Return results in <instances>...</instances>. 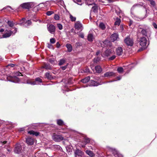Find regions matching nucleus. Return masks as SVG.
Wrapping results in <instances>:
<instances>
[{
    "mask_svg": "<svg viewBox=\"0 0 157 157\" xmlns=\"http://www.w3.org/2000/svg\"><path fill=\"white\" fill-rule=\"evenodd\" d=\"M32 4V3L31 2L24 3L21 4L18 8L21 7L23 9H29L31 8Z\"/></svg>",
    "mask_w": 157,
    "mask_h": 157,
    "instance_id": "423d86ee",
    "label": "nucleus"
},
{
    "mask_svg": "<svg viewBox=\"0 0 157 157\" xmlns=\"http://www.w3.org/2000/svg\"><path fill=\"white\" fill-rule=\"evenodd\" d=\"M124 42L128 46H132L134 44L133 39L130 38L129 36H128L124 40Z\"/></svg>",
    "mask_w": 157,
    "mask_h": 157,
    "instance_id": "20e7f679",
    "label": "nucleus"
},
{
    "mask_svg": "<svg viewBox=\"0 0 157 157\" xmlns=\"http://www.w3.org/2000/svg\"><path fill=\"white\" fill-rule=\"evenodd\" d=\"M70 18L71 19V21L74 22L75 21L76 19V18L75 17H74L72 15L70 14Z\"/></svg>",
    "mask_w": 157,
    "mask_h": 157,
    "instance_id": "c9c22d12",
    "label": "nucleus"
},
{
    "mask_svg": "<svg viewBox=\"0 0 157 157\" xmlns=\"http://www.w3.org/2000/svg\"><path fill=\"white\" fill-rule=\"evenodd\" d=\"M90 76L86 77L85 78L82 79L81 82L83 83H86L90 80Z\"/></svg>",
    "mask_w": 157,
    "mask_h": 157,
    "instance_id": "b1692460",
    "label": "nucleus"
},
{
    "mask_svg": "<svg viewBox=\"0 0 157 157\" xmlns=\"http://www.w3.org/2000/svg\"><path fill=\"white\" fill-rule=\"evenodd\" d=\"M44 78H47L48 79H49V73L47 72L45 74V75L44 76Z\"/></svg>",
    "mask_w": 157,
    "mask_h": 157,
    "instance_id": "a18cd8bd",
    "label": "nucleus"
},
{
    "mask_svg": "<svg viewBox=\"0 0 157 157\" xmlns=\"http://www.w3.org/2000/svg\"><path fill=\"white\" fill-rule=\"evenodd\" d=\"M75 28L78 30H79L82 26V24L79 21L76 22L75 23Z\"/></svg>",
    "mask_w": 157,
    "mask_h": 157,
    "instance_id": "f3484780",
    "label": "nucleus"
},
{
    "mask_svg": "<svg viewBox=\"0 0 157 157\" xmlns=\"http://www.w3.org/2000/svg\"><path fill=\"white\" fill-rule=\"evenodd\" d=\"M54 13V12L53 11H50V15Z\"/></svg>",
    "mask_w": 157,
    "mask_h": 157,
    "instance_id": "0e129e2a",
    "label": "nucleus"
},
{
    "mask_svg": "<svg viewBox=\"0 0 157 157\" xmlns=\"http://www.w3.org/2000/svg\"><path fill=\"white\" fill-rule=\"evenodd\" d=\"M52 48L53 49H54V48L53 47V46L52 45L50 44V48Z\"/></svg>",
    "mask_w": 157,
    "mask_h": 157,
    "instance_id": "052dcab7",
    "label": "nucleus"
},
{
    "mask_svg": "<svg viewBox=\"0 0 157 157\" xmlns=\"http://www.w3.org/2000/svg\"><path fill=\"white\" fill-rule=\"evenodd\" d=\"M28 133L31 135H35L36 136H37L39 134V132H35L33 130H31L29 131Z\"/></svg>",
    "mask_w": 157,
    "mask_h": 157,
    "instance_id": "393cba45",
    "label": "nucleus"
},
{
    "mask_svg": "<svg viewBox=\"0 0 157 157\" xmlns=\"http://www.w3.org/2000/svg\"><path fill=\"white\" fill-rule=\"evenodd\" d=\"M117 79L118 80H119L121 79V77L120 76H117Z\"/></svg>",
    "mask_w": 157,
    "mask_h": 157,
    "instance_id": "338daca9",
    "label": "nucleus"
},
{
    "mask_svg": "<svg viewBox=\"0 0 157 157\" xmlns=\"http://www.w3.org/2000/svg\"><path fill=\"white\" fill-rule=\"evenodd\" d=\"M10 8V9H11L12 10H14V9H12L11 7L10 6H7L6 8Z\"/></svg>",
    "mask_w": 157,
    "mask_h": 157,
    "instance_id": "e2e57ef3",
    "label": "nucleus"
},
{
    "mask_svg": "<svg viewBox=\"0 0 157 157\" xmlns=\"http://www.w3.org/2000/svg\"><path fill=\"white\" fill-rule=\"evenodd\" d=\"M112 51L111 49H107L103 53L101 54L102 57L104 58L107 57L112 54Z\"/></svg>",
    "mask_w": 157,
    "mask_h": 157,
    "instance_id": "9d476101",
    "label": "nucleus"
},
{
    "mask_svg": "<svg viewBox=\"0 0 157 157\" xmlns=\"http://www.w3.org/2000/svg\"><path fill=\"white\" fill-rule=\"evenodd\" d=\"M79 36L82 38L84 37V35L83 33H81L79 35Z\"/></svg>",
    "mask_w": 157,
    "mask_h": 157,
    "instance_id": "6e6d98bb",
    "label": "nucleus"
},
{
    "mask_svg": "<svg viewBox=\"0 0 157 157\" xmlns=\"http://www.w3.org/2000/svg\"><path fill=\"white\" fill-rule=\"evenodd\" d=\"M35 80L36 83H38V84H40V83H41L42 82V80L40 78H35Z\"/></svg>",
    "mask_w": 157,
    "mask_h": 157,
    "instance_id": "f704fd0d",
    "label": "nucleus"
},
{
    "mask_svg": "<svg viewBox=\"0 0 157 157\" xmlns=\"http://www.w3.org/2000/svg\"><path fill=\"white\" fill-rule=\"evenodd\" d=\"M42 67L46 69H49V66L48 65L45 64Z\"/></svg>",
    "mask_w": 157,
    "mask_h": 157,
    "instance_id": "37998d69",
    "label": "nucleus"
},
{
    "mask_svg": "<svg viewBox=\"0 0 157 157\" xmlns=\"http://www.w3.org/2000/svg\"><path fill=\"white\" fill-rule=\"evenodd\" d=\"M116 54L118 56H120L123 53L122 48L121 47H118L116 49Z\"/></svg>",
    "mask_w": 157,
    "mask_h": 157,
    "instance_id": "2eb2a0df",
    "label": "nucleus"
},
{
    "mask_svg": "<svg viewBox=\"0 0 157 157\" xmlns=\"http://www.w3.org/2000/svg\"><path fill=\"white\" fill-rule=\"evenodd\" d=\"M25 20V18H23L20 20V21L21 22L18 24L19 25L21 26L23 25L24 26L26 27H28L29 26L31 25L32 22L30 20H28L26 21L25 22L24 21L23 22H21L22 21H24Z\"/></svg>",
    "mask_w": 157,
    "mask_h": 157,
    "instance_id": "39448f33",
    "label": "nucleus"
},
{
    "mask_svg": "<svg viewBox=\"0 0 157 157\" xmlns=\"http://www.w3.org/2000/svg\"><path fill=\"white\" fill-rule=\"evenodd\" d=\"M139 31L143 35L145 36H147V31L146 29H144L139 26Z\"/></svg>",
    "mask_w": 157,
    "mask_h": 157,
    "instance_id": "f8f14e48",
    "label": "nucleus"
},
{
    "mask_svg": "<svg viewBox=\"0 0 157 157\" xmlns=\"http://www.w3.org/2000/svg\"><path fill=\"white\" fill-rule=\"evenodd\" d=\"M52 138L54 141L57 142H60L64 139V137L62 135L55 133H53Z\"/></svg>",
    "mask_w": 157,
    "mask_h": 157,
    "instance_id": "7ed1b4c3",
    "label": "nucleus"
},
{
    "mask_svg": "<svg viewBox=\"0 0 157 157\" xmlns=\"http://www.w3.org/2000/svg\"><path fill=\"white\" fill-rule=\"evenodd\" d=\"M116 75L115 73L111 72V71H108L106 72L104 74V77H115V76Z\"/></svg>",
    "mask_w": 157,
    "mask_h": 157,
    "instance_id": "ddd939ff",
    "label": "nucleus"
},
{
    "mask_svg": "<svg viewBox=\"0 0 157 157\" xmlns=\"http://www.w3.org/2000/svg\"><path fill=\"white\" fill-rule=\"evenodd\" d=\"M94 37L93 35L91 33H89L87 36V40L89 41L92 42L93 41Z\"/></svg>",
    "mask_w": 157,
    "mask_h": 157,
    "instance_id": "aec40b11",
    "label": "nucleus"
},
{
    "mask_svg": "<svg viewBox=\"0 0 157 157\" xmlns=\"http://www.w3.org/2000/svg\"><path fill=\"white\" fill-rule=\"evenodd\" d=\"M145 49V48L144 47H142L140 48L138 51V52H140L141 51Z\"/></svg>",
    "mask_w": 157,
    "mask_h": 157,
    "instance_id": "5fc2aeb1",
    "label": "nucleus"
},
{
    "mask_svg": "<svg viewBox=\"0 0 157 157\" xmlns=\"http://www.w3.org/2000/svg\"><path fill=\"white\" fill-rule=\"evenodd\" d=\"M150 2V4L153 7H155V6L156 3L155 1L153 0H148Z\"/></svg>",
    "mask_w": 157,
    "mask_h": 157,
    "instance_id": "e433bc0d",
    "label": "nucleus"
},
{
    "mask_svg": "<svg viewBox=\"0 0 157 157\" xmlns=\"http://www.w3.org/2000/svg\"><path fill=\"white\" fill-rule=\"evenodd\" d=\"M109 42V41L108 40H105V41H104V42H103V43L104 44H106V43H108Z\"/></svg>",
    "mask_w": 157,
    "mask_h": 157,
    "instance_id": "680f3d73",
    "label": "nucleus"
},
{
    "mask_svg": "<svg viewBox=\"0 0 157 157\" xmlns=\"http://www.w3.org/2000/svg\"><path fill=\"white\" fill-rule=\"evenodd\" d=\"M22 75L21 73L19 72H14V75H11L7 76V79L8 81L14 83H17L19 81V79L17 76Z\"/></svg>",
    "mask_w": 157,
    "mask_h": 157,
    "instance_id": "f257e3e1",
    "label": "nucleus"
},
{
    "mask_svg": "<svg viewBox=\"0 0 157 157\" xmlns=\"http://www.w3.org/2000/svg\"><path fill=\"white\" fill-rule=\"evenodd\" d=\"M94 5V6L92 8L93 12L94 13H98V6L95 3Z\"/></svg>",
    "mask_w": 157,
    "mask_h": 157,
    "instance_id": "412c9836",
    "label": "nucleus"
},
{
    "mask_svg": "<svg viewBox=\"0 0 157 157\" xmlns=\"http://www.w3.org/2000/svg\"><path fill=\"white\" fill-rule=\"evenodd\" d=\"M54 60H52V59L51 60V59H50V63H54Z\"/></svg>",
    "mask_w": 157,
    "mask_h": 157,
    "instance_id": "bf43d9fd",
    "label": "nucleus"
},
{
    "mask_svg": "<svg viewBox=\"0 0 157 157\" xmlns=\"http://www.w3.org/2000/svg\"><path fill=\"white\" fill-rule=\"evenodd\" d=\"M140 45L143 47H146L147 44V40L145 37H142L140 38L139 40Z\"/></svg>",
    "mask_w": 157,
    "mask_h": 157,
    "instance_id": "0eeeda50",
    "label": "nucleus"
},
{
    "mask_svg": "<svg viewBox=\"0 0 157 157\" xmlns=\"http://www.w3.org/2000/svg\"><path fill=\"white\" fill-rule=\"evenodd\" d=\"M95 69L97 72L100 73L102 71V69L101 67L99 66H97L95 67Z\"/></svg>",
    "mask_w": 157,
    "mask_h": 157,
    "instance_id": "a878e982",
    "label": "nucleus"
},
{
    "mask_svg": "<svg viewBox=\"0 0 157 157\" xmlns=\"http://www.w3.org/2000/svg\"><path fill=\"white\" fill-rule=\"evenodd\" d=\"M133 23V21L131 20H130L129 23V26H131Z\"/></svg>",
    "mask_w": 157,
    "mask_h": 157,
    "instance_id": "4d7b16f0",
    "label": "nucleus"
},
{
    "mask_svg": "<svg viewBox=\"0 0 157 157\" xmlns=\"http://www.w3.org/2000/svg\"><path fill=\"white\" fill-rule=\"evenodd\" d=\"M56 27L52 24L50 25V33L54 34L56 31Z\"/></svg>",
    "mask_w": 157,
    "mask_h": 157,
    "instance_id": "dca6fc26",
    "label": "nucleus"
},
{
    "mask_svg": "<svg viewBox=\"0 0 157 157\" xmlns=\"http://www.w3.org/2000/svg\"><path fill=\"white\" fill-rule=\"evenodd\" d=\"M75 157H84L83 152L81 150L77 149L75 152Z\"/></svg>",
    "mask_w": 157,
    "mask_h": 157,
    "instance_id": "6e6552de",
    "label": "nucleus"
},
{
    "mask_svg": "<svg viewBox=\"0 0 157 157\" xmlns=\"http://www.w3.org/2000/svg\"><path fill=\"white\" fill-rule=\"evenodd\" d=\"M56 45V47L58 48H59L60 46V44L59 42H57Z\"/></svg>",
    "mask_w": 157,
    "mask_h": 157,
    "instance_id": "864d4df0",
    "label": "nucleus"
},
{
    "mask_svg": "<svg viewBox=\"0 0 157 157\" xmlns=\"http://www.w3.org/2000/svg\"><path fill=\"white\" fill-rule=\"evenodd\" d=\"M90 82V84L93 86H97L99 85V83L94 80H91Z\"/></svg>",
    "mask_w": 157,
    "mask_h": 157,
    "instance_id": "5701e85b",
    "label": "nucleus"
},
{
    "mask_svg": "<svg viewBox=\"0 0 157 157\" xmlns=\"http://www.w3.org/2000/svg\"><path fill=\"white\" fill-rule=\"evenodd\" d=\"M57 27L59 30H61L63 29V25L60 23H58L57 24Z\"/></svg>",
    "mask_w": 157,
    "mask_h": 157,
    "instance_id": "58836bf2",
    "label": "nucleus"
},
{
    "mask_svg": "<svg viewBox=\"0 0 157 157\" xmlns=\"http://www.w3.org/2000/svg\"><path fill=\"white\" fill-rule=\"evenodd\" d=\"M26 143L29 145H33L34 143V140L31 137H28L26 140Z\"/></svg>",
    "mask_w": 157,
    "mask_h": 157,
    "instance_id": "4468645a",
    "label": "nucleus"
},
{
    "mask_svg": "<svg viewBox=\"0 0 157 157\" xmlns=\"http://www.w3.org/2000/svg\"><path fill=\"white\" fill-rule=\"evenodd\" d=\"M15 65V64H12V63L8 65L9 66H10L12 67H13Z\"/></svg>",
    "mask_w": 157,
    "mask_h": 157,
    "instance_id": "13d9d810",
    "label": "nucleus"
},
{
    "mask_svg": "<svg viewBox=\"0 0 157 157\" xmlns=\"http://www.w3.org/2000/svg\"><path fill=\"white\" fill-rule=\"evenodd\" d=\"M85 72H88L90 71V70L88 67H86L84 70Z\"/></svg>",
    "mask_w": 157,
    "mask_h": 157,
    "instance_id": "de8ad7c7",
    "label": "nucleus"
},
{
    "mask_svg": "<svg viewBox=\"0 0 157 157\" xmlns=\"http://www.w3.org/2000/svg\"><path fill=\"white\" fill-rule=\"evenodd\" d=\"M54 18L56 20H58L59 19V16L57 14H55L54 16Z\"/></svg>",
    "mask_w": 157,
    "mask_h": 157,
    "instance_id": "a19ab883",
    "label": "nucleus"
},
{
    "mask_svg": "<svg viewBox=\"0 0 157 157\" xmlns=\"http://www.w3.org/2000/svg\"><path fill=\"white\" fill-rule=\"evenodd\" d=\"M86 153L91 157H93L94 156V154L92 151L90 150H86Z\"/></svg>",
    "mask_w": 157,
    "mask_h": 157,
    "instance_id": "cd10ccee",
    "label": "nucleus"
},
{
    "mask_svg": "<svg viewBox=\"0 0 157 157\" xmlns=\"http://www.w3.org/2000/svg\"><path fill=\"white\" fill-rule=\"evenodd\" d=\"M57 124L60 126H62L64 125V123L63 120L61 119H58L57 120Z\"/></svg>",
    "mask_w": 157,
    "mask_h": 157,
    "instance_id": "bb28decb",
    "label": "nucleus"
},
{
    "mask_svg": "<svg viewBox=\"0 0 157 157\" xmlns=\"http://www.w3.org/2000/svg\"><path fill=\"white\" fill-rule=\"evenodd\" d=\"M29 83L31 85H38V83H36V81L35 80L34 81H33V82H30Z\"/></svg>",
    "mask_w": 157,
    "mask_h": 157,
    "instance_id": "09e8293b",
    "label": "nucleus"
},
{
    "mask_svg": "<svg viewBox=\"0 0 157 157\" xmlns=\"http://www.w3.org/2000/svg\"><path fill=\"white\" fill-rule=\"evenodd\" d=\"M65 60L64 59H61L59 60L58 64L59 66H61L65 62Z\"/></svg>",
    "mask_w": 157,
    "mask_h": 157,
    "instance_id": "473e14b6",
    "label": "nucleus"
},
{
    "mask_svg": "<svg viewBox=\"0 0 157 157\" xmlns=\"http://www.w3.org/2000/svg\"><path fill=\"white\" fill-rule=\"evenodd\" d=\"M110 38L111 41L114 42L119 39V35L117 33H114L111 36Z\"/></svg>",
    "mask_w": 157,
    "mask_h": 157,
    "instance_id": "9b49d317",
    "label": "nucleus"
},
{
    "mask_svg": "<svg viewBox=\"0 0 157 157\" xmlns=\"http://www.w3.org/2000/svg\"><path fill=\"white\" fill-rule=\"evenodd\" d=\"M22 148L21 145L20 144H16L14 149V151L17 154L20 153L22 152Z\"/></svg>",
    "mask_w": 157,
    "mask_h": 157,
    "instance_id": "1a4fd4ad",
    "label": "nucleus"
},
{
    "mask_svg": "<svg viewBox=\"0 0 157 157\" xmlns=\"http://www.w3.org/2000/svg\"><path fill=\"white\" fill-rule=\"evenodd\" d=\"M14 30L13 31H12L11 30H6L4 33L2 35V36L1 37L0 36V38H6L10 36H13L17 32V28L14 27Z\"/></svg>",
    "mask_w": 157,
    "mask_h": 157,
    "instance_id": "f03ea898",
    "label": "nucleus"
},
{
    "mask_svg": "<svg viewBox=\"0 0 157 157\" xmlns=\"http://www.w3.org/2000/svg\"><path fill=\"white\" fill-rule=\"evenodd\" d=\"M101 58L99 56H97L94 59V63H97L100 60Z\"/></svg>",
    "mask_w": 157,
    "mask_h": 157,
    "instance_id": "c756f323",
    "label": "nucleus"
},
{
    "mask_svg": "<svg viewBox=\"0 0 157 157\" xmlns=\"http://www.w3.org/2000/svg\"><path fill=\"white\" fill-rule=\"evenodd\" d=\"M56 40L54 38H52L50 39V42L51 44H54L56 42Z\"/></svg>",
    "mask_w": 157,
    "mask_h": 157,
    "instance_id": "ea45409f",
    "label": "nucleus"
},
{
    "mask_svg": "<svg viewBox=\"0 0 157 157\" xmlns=\"http://www.w3.org/2000/svg\"><path fill=\"white\" fill-rule=\"evenodd\" d=\"M90 142V140L89 138L86 137L84 138V142L85 143V145L89 143Z\"/></svg>",
    "mask_w": 157,
    "mask_h": 157,
    "instance_id": "2f4dec72",
    "label": "nucleus"
},
{
    "mask_svg": "<svg viewBox=\"0 0 157 157\" xmlns=\"http://www.w3.org/2000/svg\"><path fill=\"white\" fill-rule=\"evenodd\" d=\"M117 71L119 73H122L123 71V69L121 67H119L117 69Z\"/></svg>",
    "mask_w": 157,
    "mask_h": 157,
    "instance_id": "4c0bfd02",
    "label": "nucleus"
},
{
    "mask_svg": "<svg viewBox=\"0 0 157 157\" xmlns=\"http://www.w3.org/2000/svg\"><path fill=\"white\" fill-rule=\"evenodd\" d=\"M67 65L68 64L64 66L61 67L60 68L62 69L63 70H64L67 68Z\"/></svg>",
    "mask_w": 157,
    "mask_h": 157,
    "instance_id": "8fccbe9b",
    "label": "nucleus"
},
{
    "mask_svg": "<svg viewBox=\"0 0 157 157\" xmlns=\"http://www.w3.org/2000/svg\"><path fill=\"white\" fill-rule=\"evenodd\" d=\"M116 57V56L115 55H113L111 57H109V60H113Z\"/></svg>",
    "mask_w": 157,
    "mask_h": 157,
    "instance_id": "49530a36",
    "label": "nucleus"
},
{
    "mask_svg": "<svg viewBox=\"0 0 157 157\" xmlns=\"http://www.w3.org/2000/svg\"><path fill=\"white\" fill-rule=\"evenodd\" d=\"M113 153L115 157H123V155L119 153L117 151H114Z\"/></svg>",
    "mask_w": 157,
    "mask_h": 157,
    "instance_id": "6ab92c4d",
    "label": "nucleus"
},
{
    "mask_svg": "<svg viewBox=\"0 0 157 157\" xmlns=\"http://www.w3.org/2000/svg\"><path fill=\"white\" fill-rule=\"evenodd\" d=\"M101 53V51L100 50H98L96 53L95 55L97 56H98V55H100Z\"/></svg>",
    "mask_w": 157,
    "mask_h": 157,
    "instance_id": "603ef678",
    "label": "nucleus"
},
{
    "mask_svg": "<svg viewBox=\"0 0 157 157\" xmlns=\"http://www.w3.org/2000/svg\"><path fill=\"white\" fill-rule=\"evenodd\" d=\"M121 22V20L120 19L117 18L115 22L114 23V25H117L118 26H119L120 25V23Z\"/></svg>",
    "mask_w": 157,
    "mask_h": 157,
    "instance_id": "c85d7f7f",
    "label": "nucleus"
},
{
    "mask_svg": "<svg viewBox=\"0 0 157 157\" xmlns=\"http://www.w3.org/2000/svg\"><path fill=\"white\" fill-rule=\"evenodd\" d=\"M44 22L45 23H47V29H48V31H49V26H48V25L49 23V21H48V19H47L46 20H45L44 21Z\"/></svg>",
    "mask_w": 157,
    "mask_h": 157,
    "instance_id": "79ce46f5",
    "label": "nucleus"
},
{
    "mask_svg": "<svg viewBox=\"0 0 157 157\" xmlns=\"http://www.w3.org/2000/svg\"><path fill=\"white\" fill-rule=\"evenodd\" d=\"M152 25L154 27L155 29H157V25L154 22H153L152 23Z\"/></svg>",
    "mask_w": 157,
    "mask_h": 157,
    "instance_id": "3c124183",
    "label": "nucleus"
},
{
    "mask_svg": "<svg viewBox=\"0 0 157 157\" xmlns=\"http://www.w3.org/2000/svg\"><path fill=\"white\" fill-rule=\"evenodd\" d=\"M0 157H6V155H4L2 154L0 155Z\"/></svg>",
    "mask_w": 157,
    "mask_h": 157,
    "instance_id": "69168bd1",
    "label": "nucleus"
},
{
    "mask_svg": "<svg viewBox=\"0 0 157 157\" xmlns=\"http://www.w3.org/2000/svg\"><path fill=\"white\" fill-rule=\"evenodd\" d=\"M67 49V51L68 52H71L72 50V45L69 44H67L66 46Z\"/></svg>",
    "mask_w": 157,
    "mask_h": 157,
    "instance_id": "4be33fe9",
    "label": "nucleus"
},
{
    "mask_svg": "<svg viewBox=\"0 0 157 157\" xmlns=\"http://www.w3.org/2000/svg\"><path fill=\"white\" fill-rule=\"evenodd\" d=\"M85 3L88 6L95 4V0H85Z\"/></svg>",
    "mask_w": 157,
    "mask_h": 157,
    "instance_id": "a211bd4d",
    "label": "nucleus"
},
{
    "mask_svg": "<svg viewBox=\"0 0 157 157\" xmlns=\"http://www.w3.org/2000/svg\"><path fill=\"white\" fill-rule=\"evenodd\" d=\"M99 27L102 30H104L105 28V25L103 23H101L100 24Z\"/></svg>",
    "mask_w": 157,
    "mask_h": 157,
    "instance_id": "7c9ffc66",
    "label": "nucleus"
},
{
    "mask_svg": "<svg viewBox=\"0 0 157 157\" xmlns=\"http://www.w3.org/2000/svg\"><path fill=\"white\" fill-rule=\"evenodd\" d=\"M82 45V44L81 42H77L75 44V47L76 48L79 47L80 46H81Z\"/></svg>",
    "mask_w": 157,
    "mask_h": 157,
    "instance_id": "c03bdc74",
    "label": "nucleus"
},
{
    "mask_svg": "<svg viewBox=\"0 0 157 157\" xmlns=\"http://www.w3.org/2000/svg\"><path fill=\"white\" fill-rule=\"evenodd\" d=\"M120 28L122 30H123V28L122 25H120Z\"/></svg>",
    "mask_w": 157,
    "mask_h": 157,
    "instance_id": "774afa93",
    "label": "nucleus"
},
{
    "mask_svg": "<svg viewBox=\"0 0 157 157\" xmlns=\"http://www.w3.org/2000/svg\"><path fill=\"white\" fill-rule=\"evenodd\" d=\"M7 23L8 25L10 27H12L14 26V23L13 21H8Z\"/></svg>",
    "mask_w": 157,
    "mask_h": 157,
    "instance_id": "72a5a7b5",
    "label": "nucleus"
}]
</instances>
